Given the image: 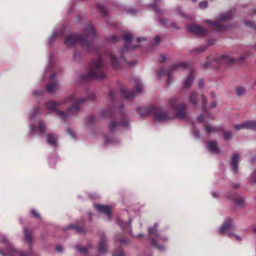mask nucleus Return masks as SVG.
Masks as SVG:
<instances>
[{"instance_id": "f257e3e1", "label": "nucleus", "mask_w": 256, "mask_h": 256, "mask_svg": "<svg viewBox=\"0 0 256 256\" xmlns=\"http://www.w3.org/2000/svg\"><path fill=\"white\" fill-rule=\"evenodd\" d=\"M86 100L85 98H77L72 95L60 102L50 101L46 104V106L50 110L57 112L60 118H66L74 115Z\"/></svg>"}, {"instance_id": "f03ea898", "label": "nucleus", "mask_w": 256, "mask_h": 256, "mask_svg": "<svg viewBox=\"0 0 256 256\" xmlns=\"http://www.w3.org/2000/svg\"><path fill=\"white\" fill-rule=\"evenodd\" d=\"M103 65L100 59L92 62L88 75L90 77L102 79L105 77Z\"/></svg>"}, {"instance_id": "7ed1b4c3", "label": "nucleus", "mask_w": 256, "mask_h": 256, "mask_svg": "<svg viewBox=\"0 0 256 256\" xmlns=\"http://www.w3.org/2000/svg\"><path fill=\"white\" fill-rule=\"evenodd\" d=\"M231 17L232 13L228 12L220 15L215 22H212L208 20H206L204 22L205 23L210 24L216 30L222 32L225 30L226 27L222 25V23L230 19Z\"/></svg>"}, {"instance_id": "20e7f679", "label": "nucleus", "mask_w": 256, "mask_h": 256, "mask_svg": "<svg viewBox=\"0 0 256 256\" xmlns=\"http://www.w3.org/2000/svg\"><path fill=\"white\" fill-rule=\"evenodd\" d=\"M170 105L174 108L176 116L182 120L186 118V114L185 111L186 106L181 104H178V98H172L169 100Z\"/></svg>"}, {"instance_id": "39448f33", "label": "nucleus", "mask_w": 256, "mask_h": 256, "mask_svg": "<svg viewBox=\"0 0 256 256\" xmlns=\"http://www.w3.org/2000/svg\"><path fill=\"white\" fill-rule=\"evenodd\" d=\"M78 42H80L82 45L86 47L89 45L86 38L79 34L70 36L66 40L64 44L68 48H70Z\"/></svg>"}, {"instance_id": "423d86ee", "label": "nucleus", "mask_w": 256, "mask_h": 256, "mask_svg": "<svg viewBox=\"0 0 256 256\" xmlns=\"http://www.w3.org/2000/svg\"><path fill=\"white\" fill-rule=\"evenodd\" d=\"M134 86L136 89L134 92H128L126 90H122L121 94L126 98L133 97L135 94L140 93L142 91V84L139 80H136L134 81Z\"/></svg>"}, {"instance_id": "0eeeda50", "label": "nucleus", "mask_w": 256, "mask_h": 256, "mask_svg": "<svg viewBox=\"0 0 256 256\" xmlns=\"http://www.w3.org/2000/svg\"><path fill=\"white\" fill-rule=\"evenodd\" d=\"M124 38L125 39V48L128 50L134 49L138 46L136 45L130 46L131 43L134 42H141L146 40L144 37L138 38L136 40H133L132 35L128 33L124 35Z\"/></svg>"}, {"instance_id": "6e6552de", "label": "nucleus", "mask_w": 256, "mask_h": 256, "mask_svg": "<svg viewBox=\"0 0 256 256\" xmlns=\"http://www.w3.org/2000/svg\"><path fill=\"white\" fill-rule=\"evenodd\" d=\"M2 242L8 243V252L9 254H12L14 256H30V254L27 252H20L17 251L12 246L8 241L6 238H2Z\"/></svg>"}, {"instance_id": "1a4fd4ad", "label": "nucleus", "mask_w": 256, "mask_h": 256, "mask_svg": "<svg viewBox=\"0 0 256 256\" xmlns=\"http://www.w3.org/2000/svg\"><path fill=\"white\" fill-rule=\"evenodd\" d=\"M235 227L234 224L232 222V220L230 218H228L226 219L224 224H222L220 230V234H224L228 232L230 236H233L234 234L232 232H228L229 230L234 228Z\"/></svg>"}, {"instance_id": "9d476101", "label": "nucleus", "mask_w": 256, "mask_h": 256, "mask_svg": "<svg viewBox=\"0 0 256 256\" xmlns=\"http://www.w3.org/2000/svg\"><path fill=\"white\" fill-rule=\"evenodd\" d=\"M234 128L238 130L242 129L256 130V121H248L240 124H237L234 125Z\"/></svg>"}, {"instance_id": "9b49d317", "label": "nucleus", "mask_w": 256, "mask_h": 256, "mask_svg": "<svg viewBox=\"0 0 256 256\" xmlns=\"http://www.w3.org/2000/svg\"><path fill=\"white\" fill-rule=\"evenodd\" d=\"M187 29L189 32L198 35H203L207 32L203 27L196 24L188 26Z\"/></svg>"}, {"instance_id": "f8f14e48", "label": "nucleus", "mask_w": 256, "mask_h": 256, "mask_svg": "<svg viewBox=\"0 0 256 256\" xmlns=\"http://www.w3.org/2000/svg\"><path fill=\"white\" fill-rule=\"evenodd\" d=\"M154 118L158 122H164L172 118L166 112L162 110H159L156 112Z\"/></svg>"}, {"instance_id": "ddd939ff", "label": "nucleus", "mask_w": 256, "mask_h": 256, "mask_svg": "<svg viewBox=\"0 0 256 256\" xmlns=\"http://www.w3.org/2000/svg\"><path fill=\"white\" fill-rule=\"evenodd\" d=\"M94 207L99 212L107 215L108 220L110 219L111 212L110 206L105 205L94 204Z\"/></svg>"}, {"instance_id": "4468645a", "label": "nucleus", "mask_w": 256, "mask_h": 256, "mask_svg": "<svg viewBox=\"0 0 256 256\" xmlns=\"http://www.w3.org/2000/svg\"><path fill=\"white\" fill-rule=\"evenodd\" d=\"M208 150L211 152L215 154H218L220 152V149L216 141H210L208 142Z\"/></svg>"}, {"instance_id": "2eb2a0df", "label": "nucleus", "mask_w": 256, "mask_h": 256, "mask_svg": "<svg viewBox=\"0 0 256 256\" xmlns=\"http://www.w3.org/2000/svg\"><path fill=\"white\" fill-rule=\"evenodd\" d=\"M107 245L106 240L102 238L98 246V251L100 254H102L107 252Z\"/></svg>"}, {"instance_id": "dca6fc26", "label": "nucleus", "mask_w": 256, "mask_h": 256, "mask_svg": "<svg viewBox=\"0 0 256 256\" xmlns=\"http://www.w3.org/2000/svg\"><path fill=\"white\" fill-rule=\"evenodd\" d=\"M239 158V155L238 154H236L231 158L232 168L234 172H235L238 170V164Z\"/></svg>"}, {"instance_id": "f3484780", "label": "nucleus", "mask_w": 256, "mask_h": 256, "mask_svg": "<svg viewBox=\"0 0 256 256\" xmlns=\"http://www.w3.org/2000/svg\"><path fill=\"white\" fill-rule=\"evenodd\" d=\"M219 58V60L220 62H224L228 64L232 63L234 60V58L229 54L222 55Z\"/></svg>"}, {"instance_id": "a211bd4d", "label": "nucleus", "mask_w": 256, "mask_h": 256, "mask_svg": "<svg viewBox=\"0 0 256 256\" xmlns=\"http://www.w3.org/2000/svg\"><path fill=\"white\" fill-rule=\"evenodd\" d=\"M46 140L48 144L54 146L56 144L57 138L54 134H50L46 136Z\"/></svg>"}, {"instance_id": "6ab92c4d", "label": "nucleus", "mask_w": 256, "mask_h": 256, "mask_svg": "<svg viewBox=\"0 0 256 256\" xmlns=\"http://www.w3.org/2000/svg\"><path fill=\"white\" fill-rule=\"evenodd\" d=\"M24 234L25 241L28 242L30 245H31L32 242V237L28 230L24 228Z\"/></svg>"}, {"instance_id": "aec40b11", "label": "nucleus", "mask_w": 256, "mask_h": 256, "mask_svg": "<svg viewBox=\"0 0 256 256\" xmlns=\"http://www.w3.org/2000/svg\"><path fill=\"white\" fill-rule=\"evenodd\" d=\"M198 94L196 92H193L190 96L189 101L191 104L196 106L197 104L198 100Z\"/></svg>"}, {"instance_id": "412c9836", "label": "nucleus", "mask_w": 256, "mask_h": 256, "mask_svg": "<svg viewBox=\"0 0 256 256\" xmlns=\"http://www.w3.org/2000/svg\"><path fill=\"white\" fill-rule=\"evenodd\" d=\"M58 85L57 83H50L46 86V90L49 92H52L57 90Z\"/></svg>"}, {"instance_id": "4be33fe9", "label": "nucleus", "mask_w": 256, "mask_h": 256, "mask_svg": "<svg viewBox=\"0 0 256 256\" xmlns=\"http://www.w3.org/2000/svg\"><path fill=\"white\" fill-rule=\"evenodd\" d=\"M116 224L120 226L122 228H124L126 227L130 226L132 222V220H130L128 222H123L120 219L118 218L116 220Z\"/></svg>"}, {"instance_id": "5701e85b", "label": "nucleus", "mask_w": 256, "mask_h": 256, "mask_svg": "<svg viewBox=\"0 0 256 256\" xmlns=\"http://www.w3.org/2000/svg\"><path fill=\"white\" fill-rule=\"evenodd\" d=\"M194 76L192 74H191L184 81V86L186 88H188L189 86H191L193 80H194Z\"/></svg>"}, {"instance_id": "b1692460", "label": "nucleus", "mask_w": 256, "mask_h": 256, "mask_svg": "<svg viewBox=\"0 0 256 256\" xmlns=\"http://www.w3.org/2000/svg\"><path fill=\"white\" fill-rule=\"evenodd\" d=\"M235 202L240 207H243L246 205L245 200L242 197H238L236 198Z\"/></svg>"}, {"instance_id": "393cba45", "label": "nucleus", "mask_w": 256, "mask_h": 256, "mask_svg": "<svg viewBox=\"0 0 256 256\" xmlns=\"http://www.w3.org/2000/svg\"><path fill=\"white\" fill-rule=\"evenodd\" d=\"M157 228L158 226H156V224H155L154 228H150L148 229V234L149 235L152 236L154 235L156 236H158V234L157 232Z\"/></svg>"}, {"instance_id": "a878e982", "label": "nucleus", "mask_w": 256, "mask_h": 256, "mask_svg": "<svg viewBox=\"0 0 256 256\" xmlns=\"http://www.w3.org/2000/svg\"><path fill=\"white\" fill-rule=\"evenodd\" d=\"M86 30V32L88 33V36H94V35L95 34V31L90 24L88 25L87 26Z\"/></svg>"}, {"instance_id": "bb28decb", "label": "nucleus", "mask_w": 256, "mask_h": 256, "mask_svg": "<svg viewBox=\"0 0 256 256\" xmlns=\"http://www.w3.org/2000/svg\"><path fill=\"white\" fill-rule=\"evenodd\" d=\"M109 60L114 68H117L118 66V64L113 56L110 55Z\"/></svg>"}, {"instance_id": "cd10ccee", "label": "nucleus", "mask_w": 256, "mask_h": 256, "mask_svg": "<svg viewBox=\"0 0 256 256\" xmlns=\"http://www.w3.org/2000/svg\"><path fill=\"white\" fill-rule=\"evenodd\" d=\"M206 131L208 134H210L211 132H216L217 131V128L214 127H212L210 124H207L206 126Z\"/></svg>"}, {"instance_id": "c85d7f7f", "label": "nucleus", "mask_w": 256, "mask_h": 256, "mask_svg": "<svg viewBox=\"0 0 256 256\" xmlns=\"http://www.w3.org/2000/svg\"><path fill=\"white\" fill-rule=\"evenodd\" d=\"M120 125V123L114 122H112L109 126L110 130L111 132H114L116 130V128Z\"/></svg>"}, {"instance_id": "c756f323", "label": "nucleus", "mask_w": 256, "mask_h": 256, "mask_svg": "<svg viewBox=\"0 0 256 256\" xmlns=\"http://www.w3.org/2000/svg\"><path fill=\"white\" fill-rule=\"evenodd\" d=\"M112 256H124V254L122 250L118 248L114 250L112 254Z\"/></svg>"}, {"instance_id": "7c9ffc66", "label": "nucleus", "mask_w": 256, "mask_h": 256, "mask_svg": "<svg viewBox=\"0 0 256 256\" xmlns=\"http://www.w3.org/2000/svg\"><path fill=\"white\" fill-rule=\"evenodd\" d=\"M223 134L224 137V138L226 140H228V139L232 137V132L230 131H224L223 132Z\"/></svg>"}, {"instance_id": "2f4dec72", "label": "nucleus", "mask_w": 256, "mask_h": 256, "mask_svg": "<svg viewBox=\"0 0 256 256\" xmlns=\"http://www.w3.org/2000/svg\"><path fill=\"white\" fill-rule=\"evenodd\" d=\"M160 42V38L158 36H156L153 39L152 44V46H156Z\"/></svg>"}, {"instance_id": "473e14b6", "label": "nucleus", "mask_w": 256, "mask_h": 256, "mask_svg": "<svg viewBox=\"0 0 256 256\" xmlns=\"http://www.w3.org/2000/svg\"><path fill=\"white\" fill-rule=\"evenodd\" d=\"M38 130L41 132H44L46 130V127L44 124H43L42 122H40L38 123Z\"/></svg>"}, {"instance_id": "72a5a7b5", "label": "nucleus", "mask_w": 256, "mask_h": 256, "mask_svg": "<svg viewBox=\"0 0 256 256\" xmlns=\"http://www.w3.org/2000/svg\"><path fill=\"white\" fill-rule=\"evenodd\" d=\"M38 108L34 110L30 113V120L33 119L36 115L38 114Z\"/></svg>"}, {"instance_id": "f704fd0d", "label": "nucleus", "mask_w": 256, "mask_h": 256, "mask_svg": "<svg viewBox=\"0 0 256 256\" xmlns=\"http://www.w3.org/2000/svg\"><path fill=\"white\" fill-rule=\"evenodd\" d=\"M151 241H152V243L157 248L158 250H164V248L163 246H159L158 244H157V243L156 242V241L154 240H153V239H151Z\"/></svg>"}, {"instance_id": "c9c22d12", "label": "nucleus", "mask_w": 256, "mask_h": 256, "mask_svg": "<svg viewBox=\"0 0 256 256\" xmlns=\"http://www.w3.org/2000/svg\"><path fill=\"white\" fill-rule=\"evenodd\" d=\"M245 90L243 88H238L236 90V94L238 96L242 95L244 93Z\"/></svg>"}, {"instance_id": "e433bc0d", "label": "nucleus", "mask_w": 256, "mask_h": 256, "mask_svg": "<svg viewBox=\"0 0 256 256\" xmlns=\"http://www.w3.org/2000/svg\"><path fill=\"white\" fill-rule=\"evenodd\" d=\"M252 182L256 184V170H254L252 174Z\"/></svg>"}, {"instance_id": "4c0bfd02", "label": "nucleus", "mask_w": 256, "mask_h": 256, "mask_svg": "<svg viewBox=\"0 0 256 256\" xmlns=\"http://www.w3.org/2000/svg\"><path fill=\"white\" fill-rule=\"evenodd\" d=\"M124 128H126L128 126V121L126 118H124L122 120V124Z\"/></svg>"}, {"instance_id": "58836bf2", "label": "nucleus", "mask_w": 256, "mask_h": 256, "mask_svg": "<svg viewBox=\"0 0 256 256\" xmlns=\"http://www.w3.org/2000/svg\"><path fill=\"white\" fill-rule=\"evenodd\" d=\"M200 6L203 8L207 7L208 2L206 1H202L199 4Z\"/></svg>"}, {"instance_id": "ea45409f", "label": "nucleus", "mask_w": 256, "mask_h": 256, "mask_svg": "<svg viewBox=\"0 0 256 256\" xmlns=\"http://www.w3.org/2000/svg\"><path fill=\"white\" fill-rule=\"evenodd\" d=\"M126 12L127 13L130 14L132 15H134L136 13V11L132 9V8H128L127 10H126Z\"/></svg>"}, {"instance_id": "a19ab883", "label": "nucleus", "mask_w": 256, "mask_h": 256, "mask_svg": "<svg viewBox=\"0 0 256 256\" xmlns=\"http://www.w3.org/2000/svg\"><path fill=\"white\" fill-rule=\"evenodd\" d=\"M76 250L78 251L82 252V253H83V254H86V249L84 248H80L78 246L76 247Z\"/></svg>"}, {"instance_id": "79ce46f5", "label": "nucleus", "mask_w": 256, "mask_h": 256, "mask_svg": "<svg viewBox=\"0 0 256 256\" xmlns=\"http://www.w3.org/2000/svg\"><path fill=\"white\" fill-rule=\"evenodd\" d=\"M160 24L164 26H168V23L166 22V20L164 18H160L159 20Z\"/></svg>"}, {"instance_id": "37998d69", "label": "nucleus", "mask_w": 256, "mask_h": 256, "mask_svg": "<svg viewBox=\"0 0 256 256\" xmlns=\"http://www.w3.org/2000/svg\"><path fill=\"white\" fill-rule=\"evenodd\" d=\"M32 214H33L34 216L37 218H40V216L39 214L34 210H32L31 211Z\"/></svg>"}, {"instance_id": "c03bdc74", "label": "nucleus", "mask_w": 256, "mask_h": 256, "mask_svg": "<svg viewBox=\"0 0 256 256\" xmlns=\"http://www.w3.org/2000/svg\"><path fill=\"white\" fill-rule=\"evenodd\" d=\"M205 47H200L197 49L196 50L198 52H204L205 50Z\"/></svg>"}, {"instance_id": "a18cd8bd", "label": "nucleus", "mask_w": 256, "mask_h": 256, "mask_svg": "<svg viewBox=\"0 0 256 256\" xmlns=\"http://www.w3.org/2000/svg\"><path fill=\"white\" fill-rule=\"evenodd\" d=\"M68 134H70L72 137H73V138L74 137V132H73V131L72 130H68Z\"/></svg>"}, {"instance_id": "49530a36", "label": "nucleus", "mask_w": 256, "mask_h": 256, "mask_svg": "<svg viewBox=\"0 0 256 256\" xmlns=\"http://www.w3.org/2000/svg\"><path fill=\"white\" fill-rule=\"evenodd\" d=\"M193 133L196 138H198L200 136L199 132L196 130H194Z\"/></svg>"}, {"instance_id": "de8ad7c7", "label": "nucleus", "mask_w": 256, "mask_h": 256, "mask_svg": "<svg viewBox=\"0 0 256 256\" xmlns=\"http://www.w3.org/2000/svg\"><path fill=\"white\" fill-rule=\"evenodd\" d=\"M75 230L77 232H78V233H81V232H84V230L82 228H76Z\"/></svg>"}, {"instance_id": "09e8293b", "label": "nucleus", "mask_w": 256, "mask_h": 256, "mask_svg": "<svg viewBox=\"0 0 256 256\" xmlns=\"http://www.w3.org/2000/svg\"><path fill=\"white\" fill-rule=\"evenodd\" d=\"M216 105H217L216 102H212V104H210V107H211V108H215L216 107Z\"/></svg>"}, {"instance_id": "8fccbe9b", "label": "nucleus", "mask_w": 256, "mask_h": 256, "mask_svg": "<svg viewBox=\"0 0 256 256\" xmlns=\"http://www.w3.org/2000/svg\"><path fill=\"white\" fill-rule=\"evenodd\" d=\"M95 120V118L94 116H91L88 118V122H94Z\"/></svg>"}, {"instance_id": "3c124183", "label": "nucleus", "mask_w": 256, "mask_h": 256, "mask_svg": "<svg viewBox=\"0 0 256 256\" xmlns=\"http://www.w3.org/2000/svg\"><path fill=\"white\" fill-rule=\"evenodd\" d=\"M198 122H200V123H202L204 122V120H203V116H199L198 118Z\"/></svg>"}, {"instance_id": "603ef678", "label": "nucleus", "mask_w": 256, "mask_h": 256, "mask_svg": "<svg viewBox=\"0 0 256 256\" xmlns=\"http://www.w3.org/2000/svg\"><path fill=\"white\" fill-rule=\"evenodd\" d=\"M36 130V128L35 127H32H32L30 128V132H31L32 133H34V132H35V130Z\"/></svg>"}, {"instance_id": "864d4df0", "label": "nucleus", "mask_w": 256, "mask_h": 256, "mask_svg": "<svg viewBox=\"0 0 256 256\" xmlns=\"http://www.w3.org/2000/svg\"><path fill=\"white\" fill-rule=\"evenodd\" d=\"M104 141L106 143H114V141L112 140H108L106 138H105Z\"/></svg>"}, {"instance_id": "5fc2aeb1", "label": "nucleus", "mask_w": 256, "mask_h": 256, "mask_svg": "<svg viewBox=\"0 0 256 256\" xmlns=\"http://www.w3.org/2000/svg\"><path fill=\"white\" fill-rule=\"evenodd\" d=\"M204 84V81L202 80H200L199 81V86H202Z\"/></svg>"}, {"instance_id": "6e6d98bb", "label": "nucleus", "mask_w": 256, "mask_h": 256, "mask_svg": "<svg viewBox=\"0 0 256 256\" xmlns=\"http://www.w3.org/2000/svg\"><path fill=\"white\" fill-rule=\"evenodd\" d=\"M117 38H118L114 36L112 38L111 40L112 42H115Z\"/></svg>"}, {"instance_id": "4d7b16f0", "label": "nucleus", "mask_w": 256, "mask_h": 256, "mask_svg": "<svg viewBox=\"0 0 256 256\" xmlns=\"http://www.w3.org/2000/svg\"><path fill=\"white\" fill-rule=\"evenodd\" d=\"M56 250L59 252H61L62 250V248L60 246H58L56 247Z\"/></svg>"}, {"instance_id": "13d9d810", "label": "nucleus", "mask_w": 256, "mask_h": 256, "mask_svg": "<svg viewBox=\"0 0 256 256\" xmlns=\"http://www.w3.org/2000/svg\"><path fill=\"white\" fill-rule=\"evenodd\" d=\"M246 58V56H240V58H238V60L240 61H242V60H244Z\"/></svg>"}, {"instance_id": "bf43d9fd", "label": "nucleus", "mask_w": 256, "mask_h": 256, "mask_svg": "<svg viewBox=\"0 0 256 256\" xmlns=\"http://www.w3.org/2000/svg\"><path fill=\"white\" fill-rule=\"evenodd\" d=\"M187 66H188V64H186V63H182V64H180V66H182V67H184V68Z\"/></svg>"}, {"instance_id": "052dcab7", "label": "nucleus", "mask_w": 256, "mask_h": 256, "mask_svg": "<svg viewBox=\"0 0 256 256\" xmlns=\"http://www.w3.org/2000/svg\"><path fill=\"white\" fill-rule=\"evenodd\" d=\"M113 94H114L113 92H110V93L108 94V96H109L110 98H112V97L113 96Z\"/></svg>"}, {"instance_id": "680f3d73", "label": "nucleus", "mask_w": 256, "mask_h": 256, "mask_svg": "<svg viewBox=\"0 0 256 256\" xmlns=\"http://www.w3.org/2000/svg\"><path fill=\"white\" fill-rule=\"evenodd\" d=\"M252 230L254 233H256V226H252Z\"/></svg>"}, {"instance_id": "e2e57ef3", "label": "nucleus", "mask_w": 256, "mask_h": 256, "mask_svg": "<svg viewBox=\"0 0 256 256\" xmlns=\"http://www.w3.org/2000/svg\"><path fill=\"white\" fill-rule=\"evenodd\" d=\"M56 76V74H52V76H50V80H52L53 78H54Z\"/></svg>"}, {"instance_id": "0e129e2a", "label": "nucleus", "mask_w": 256, "mask_h": 256, "mask_svg": "<svg viewBox=\"0 0 256 256\" xmlns=\"http://www.w3.org/2000/svg\"><path fill=\"white\" fill-rule=\"evenodd\" d=\"M239 186H240V185L238 184H233V187L234 188H238L239 187Z\"/></svg>"}, {"instance_id": "69168bd1", "label": "nucleus", "mask_w": 256, "mask_h": 256, "mask_svg": "<svg viewBox=\"0 0 256 256\" xmlns=\"http://www.w3.org/2000/svg\"><path fill=\"white\" fill-rule=\"evenodd\" d=\"M0 254H2V256H6V254L4 253L2 250H0Z\"/></svg>"}, {"instance_id": "338daca9", "label": "nucleus", "mask_w": 256, "mask_h": 256, "mask_svg": "<svg viewBox=\"0 0 256 256\" xmlns=\"http://www.w3.org/2000/svg\"><path fill=\"white\" fill-rule=\"evenodd\" d=\"M256 160V156H254L252 158V162H254V160Z\"/></svg>"}, {"instance_id": "774afa93", "label": "nucleus", "mask_w": 256, "mask_h": 256, "mask_svg": "<svg viewBox=\"0 0 256 256\" xmlns=\"http://www.w3.org/2000/svg\"><path fill=\"white\" fill-rule=\"evenodd\" d=\"M236 239H237L238 240H242L241 238H240L239 236H236Z\"/></svg>"}]
</instances>
